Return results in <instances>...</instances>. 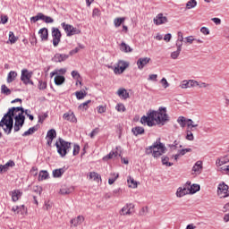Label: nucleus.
<instances>
[{"label": "nucleus", "instance_id": "f257e3e1", "mask_svg": "<svg viewBox=\"0 0 229 229\" xmlns=\"http://www.w3.org/2000/svg\"><path fill=\"white\" fill-rule=\"evenodd\" d=\"M155 121L157 124L162 123L163 126L169 121V115L165 107H160L158 111H152L147 116H142L140 119L141 124H147V126L150 127L155 126Z\"/></svg>", "mask_w": 229, "mask_h": 229}, {"label": "nucleus", "instance_id": "f03ea898", "mask_svg": "<svg viewBox=\"0 0 229 229\" xmlns=\"http://www.w3.org/2000/svg\"><path fill=\"white\" fill-rule=\"evenodd\" d=\"M15 112H21L20 114H21V115H24L23 107H12L9 108L8 112L3 116L2 120L0 121V128H3L6 135H10V133H12V130H13V116L15 115Z\"/></svg>", "mask_w": 229, "mask_h": 229}, {"label": "nucleus", "instance_id": "7ed1b4c3", "mask_svg": "<svg viewBox=\"0 0 229 229\" xmlns=\"http://www.w3.org/2000/svg\"><path fill=\"white\" fill-rule=\"evenodd\" d=\"M165 145L157 139L151 146L145 148L147 155H152L154 158H160L165 153Z\"/></svg>", "mask_w": 229, "mask_h": 229}, {"label": "nucleus", "instance_id": "20e7f679", "mask_svg": "<svg viewBox=\"0 0 229 229\" xmlns=\"http://www.w3.org/2000/svg\"><path fill=\"white\" fill-rule=\"evenodd\" d=\"M55 146L57 148V153H59L61 157H65V155L71 151V142L65 141L62 138L56 140Z\"/></svg>", "mask_w": 229, "mask_h": 229}, {"label": "nucleus", "instance_id": "39448f33", "mask_svg": "<svg viewBox=\"0 0 229 229\" xmlns=\"http://www.w3.org/2000/svg\"><path fill=\"white\" fill-rule=\"evenodd\" d=\"M61 26L63 30H64L67 37H72V35H80L81 33V30H78L77 28H74L71 24H66L65 22H63Z\"/></svg>", "mask_w": 229, "mask_h": 229}, {"label": "nucleus", "instance_id": "423d86ee", "mask_svg": "<svg viewBox=\"0 0 229 229\" xmlns=\"http://www.w3.org/2000/svg\"><path fill=\"white\" fill-rule=\"evenodd\" d=\"M33 76V72H29L26 69H23L21 71V81L24 85H33V82L31 81V77Z\"/></svg>", "mask_w": 229, "mask_h": 229}, {"label": "nucleus", "instance_id": "0eeeda50", "mask_svg": "<svg viewBox=\"0 0 229 229\" xmlns=\"http://www.w3.org/2000/svg\"><path fill=\"white\" fill-rule=\"evenodd\" d=\"M14 131H19L22 126H24V122L26 121V116L22 114H19L14 117Z\"/></svg>", "mask_w": 229, "mask_h": 229}, {"label": "nucleus", "instance_id": "6e6552de", "mask_svg": "<svg viewBox=\"0 0 229 229\" xmlns=\"http://www.w3.org/2000/svg\"><path fill=\"white\" fill-rule=\"evenodd\" d=\"M129 66L130 64L128 62L119 61L117 66L114 69V74H123V71H126V69H128Z\"/></svg>", "mask_w": 229, "mask_h": 229}, {"label": "nucleus", "instance_id": "1a4fd4ad", "mask_svg": "<svg viewBox=\"0 0 229 229\" xmlns=\"http://www.w3.org/2000/svg\"><path fill=\"white\" fill-rule=\"evenodd\" d=\"M53 46L56 47L60 44L62 38V32L56 28H52Z\"/></svg>", "mask_w": 229, "mask_h": 229}, {"label": "nucleus", "instance_id": "9d476101", "mask_svg": "<svg viewBox=\"0 0 229 229\" xmlns=\"http://www.w3.org/2000/svg\"><path fill=\"white\" fill-rule=\"evenodd\" d=\"M217 194L219 198H228V185H226L225 182L220 183L218 185Z\"/></svg>", "mask_w": 229, "mask_h": 229}, {"label": "nucleus", "instance_id": "9b49d317", "mask_svg": "<svg viewBox=\"0 0 229 229\" xmlns=\"http://www.w3.org/2000/svg\"><path fill=\"white\" fill-rule=\"evenodd\" d=\"M153 21H154V24H156V26H160L162 24H167V22H169L167 16H164V13H158L154 18Z\"/></svg>", "mask_w": 229, "mask_h": 229}, {"label": "nucleus", "instance_id": "f8f14e48", "mask_svg": "<svg viewBox=\"0 0 229 229\" xmlns=\"http://www.w3.org/2000/svg\"><path fill=\"white\" fill-rule=\"evenodd\" d=\"M186 190L185 192L188 194H196L200 189L199 184H191V182H186Z\"/></svg>", "mask_w": 229, "mask_h": 229}, {"label": "nucleus", "instance_id": "ddd939ff", "mask_svg": "<svg viewBox=\"0 0 229 229\" xmlns=\"http://www.w3.org/2000/svg\"><path fill=\"white\" fill-rule=\"evenodd\" d=\"M226 164H229V154L219 157L216 160V167H222V165H226Z\"/></svg>", "mask_w": 229, "mask_h": 229}, {"label": "nucleus", "instance_id": "4468645a", "mask_svg": "<svg viewBox=\"0 0 229 229\" xmlns=\"http://www.w3.org/2000/svg\"><path fill=\"white\" fill-rule=\"evenodd\" d=\"M149 62H151V58H149V57L139 58L137 61L138 69L140 71H142V69H144L148 65V64H149Z\"/></svg>", "mask_w": 229, "mask_h": 229}, {"label": "nucleus", "instance_id": "2eb2a0df", "mask_svg": "<svg viewBox=\"0 0 229 229\" xmlns=\"http://www.w3.org/2000/svg\"><path fill=\"white\" fill-rule=\"evenodd\" d=\"M135 205H133V203H129L127 204L125 207H123L121 209V216H130V214H133V208H134Z\"/></svg>", "mask_w": 229, "mask_h": 229}, {"label": "nucleus", "instance_id": "dca6fc26", "mask_svg": "<svg viewBox=\"0 0 229 229\" xmlns=\"http://www.w3.org/2000/svg\"><path fill=\"white\" fill-rule=\"evenodd\" d=\"M63 119L64 121H70V123H78V119H76V115L72 111L64 114Z\"/></svg>", "mask_w": 229, "mask_h": 229}, {"label": "nucleus", "instance_id": "f3484780", "mask_svg": "<svg viewBox=\"0 0 229 229\" xmlns=\"http://www.w3.org/2000/svg\"><path fill=\"white\" fill-rule=\"evenodd\" d=\"M201 171H203V162L197 161L192 167V174H201Z\"/></svg>", "mask_w": 229, "mask_h": 229}, {"label": "nucleus", "instance_id": "a211bd4d", "mask_svg": "<svg viewBox=\"0 0 229 229\" xmlns=\"http://www.w3.org/2000/svg\"><path fill=\"white\" fill-rule=\"evenodd\" d=\"M83 221H85V217L83 216H78L75 218H72L71 220V225H72V226H74V228L80 226V225L83 224Z\"/></svg>", "mask_w": 229, "mask_h": 229}, {"label": "nucleus", "instance_id": "6ab92c4d", "mask_svg": "<svg viewBox=\"0 0 229 229\" xmlns=\"http://www.w3.org/2000/svg\"><path fill=\"white\" fill-rule=\"evenodd\" d=\"M69 58L68 55L65 54H55V56L52 58L53 62L55 63H61V62H65Z\"/></svg>", "mask_w": 229, "mask_h": 229}, {"label": "nucleus", "instance_id": "aec40b11", "mask_svg": "<svg viewBox=\"0 0 229 229\" xmlns=\"http://www.w3.org/2000/svg\"><path fill=\"white\" fill-rule=\"evenodd\" d=\"M38 35L43 42H46L49 38V32L47 28H42L38 31Z\"/></svg>", "mask_w": 229, "mask_h": 229}, {"label": "nucleus", "instance_id": "412c9836", "mask_svg": "<svg viewBox=\"0 0 229 229\" xmlns=\"http://www.w3.org/2000/svg\"><path fill=\"white\" fill-rule=\"evenodd\" d=\"M117 96H119L121 99H128V98H130V93H128V90H126V89L120 88L117 90Z\"/></svg>", "mask_w": 229, "mask_h": 229}, {"label": "nucleus", "instance_id": "4be33fe9", "mask_svg": "<svg viewBox=\"0 0 229 229\" xmlns=\"http://www.w3.org/2000/svg\"><path fill=\"white\" fill-rule=\"evenodd\" d=\"M64 173H65V167H63V168L53 170L52 174L54 178H62Z\"/></svg>", "mask_w": 229, "mask_h": 229}, {"label": "nucleus", "instance_id": "5701e85b", "mask_svg": "<svg viewBox=\"0 0 229 229\" xmlns=\"http://www.w3.org/2000/svg\"><path fill=\"white\" fill-rule=\"evenodd\" d=\"M120 50L123 53H131V51H133V48H131L128 44L122 42L120 45Z\"/></svg>", "mask_w": 229, "mask_h": 229}, {"label": "nucleus", "instance_id": "b1692460", "mask_svg": "<svg viewBox=\"0 0 229 229\" xmlns=\"http://www.w3.org/2000/svg\"><path fill=\"white\" fill-rule=\"evenodd\" d=\"M21 196H22V192L19 190H15L12 192V199L13 201H19L21 199Z\"/></svg>", "mask_w": 229, "mask_h": 229}, {"label": "nucleus", "instance_id": "393cba45", "mask_svg": "<svg viewBox=\"0 0 229 229\" xmlns=\"http://www.w3.org/2000/svg\"><path fill=\"white\" fill-rule=\"evenodd\" d=\"M38 130V127L36 125L34 127H30L28 131H26L23 134L22 137H30V135H33L35 131Z\"/></svg>", "mask_w": 229, "mask_h": 229}, {"label": "nucleus", "instance_id": "a878e982", "mask_svg": "<svg viewBox=\"0 0 229 229\" xmlns=\"http://www.w3.org/2000/svg\"><path fill=\"white\" fill-rule=\"evenodd\" d=\"M186 189H187V186H184L183 188L182 187L178 188L176 191L177 198H183V196L189 194L188 192H185Z\"/></svg>", "mask_w": 229, "mask_h": 229}, {"label": "nucleus", "instance_id": "bb28decb", "mask_svg": "<svg viewBox=\"0 0 229 229\" xmlns=\"http://www.w3.org/2000/svg\"><path fill=\"white\" fill-rule=\"evenodd\" d=\"M15 78H17V72L11 71L7 75V83L15 81Z\"/></svg>", "mask_w": 229, "mask_h": 229}, {"label": "nucleus", "instance_id": "cd10ccee", "mask_svg": "<svg viewBox=\"0 0 229 229\" xmlns=\"http://www.w3.org/2000/svg\"><path fill=\"white\" fill-rule=\"evenodd\" d=\"M186 126L191 130V131H194L195 128H198L199 124L194 123V121H192V119H188Z\"/></svg>", "mask_w": 229, "mask_h": 229}, {"label": "nucleus", "instance_id": "c85d7f7f", "mask_svg": "<svg viewBox=\"0 0 229 229\" xmlns=\"http://www.w3.org/2000/svg\"><path fill=\"white\" fill-rule=\"evenodd\" d=\"M55 85H63L65 82V77L62 75H56L54 79Z\"/></svg>", "mask_w": 229, "mask_h": 229}, {"label": "nucleus", "instance_id": "c756f323", "mask_svg": "<svg viewBox=\"0 0 229 229\" xmlns=\"http://www.w3.org/2000/svg\"><path fill=\"white\" fill-rule=\"evenodd\" d=\"M187 121L188 119L184 116H179L177 119V123L180 124L181 128H185V126H187Z\"/></svg>", "mask_w": 229, "mask_h": 229}, {"label": "nucleus", "instance_id": "7c9ffc66", "mask_svg": "<svg viewBox=\"0 0 229 229\" xmlns=\"http://www.w3.org/2000/svg\"><path fill=\"white\" fill-rule=\"evenodd\" d=\"M65 72H67V69L65 68H61V69H58V70H55L54 72H52L50 73V76H60V74H65Z\"/></svg>", "mask_w": 229, "mask_h": 229}, {"label": "nucleus", "instance_id": "2f4dec72", "mask_svg": "<svg viewBox=\"0 0 229 229\" xmlns=\"http://www.w3.org/2000/svg\"><path fill=\"white\" fill-rule=\"evenodd\" d=\"M49 178V173L47 171H40L38 174V181L47 180Z\"/></svg>", "mask_w": 229, "mask_h": 229}, {"label": "nucleus", "instance_id": "473e14b6", "mask_svg": "<svg viewBox=\"0 0 229 229\" xmlns=\"http://www.w3.org/2000/svg\"><path fill=\"white\" fill-rule=\"evenodd\" d=\"M15 165V162L13 160L8 161L5 165H2V167L4 169V173H6L10 167H13Z\"/></svg>", "mask_w": 229, "mask_h": 229}, {"label": "nucleus", "instance_id": "72a5a7b5", "mask_svg": "<svg viewBox=\"0 0 229 229\" xmlns=\"http://www.w3.org/2000/svg\"><path fill=\"white\" fill-rule=\"evenodd\" d=\"M133 135L137 137V135H142L144 133V128L142 127H134L131 129Z\"/></svg>", "mask_w": 229, "mask_h": 229}, {"label": "nucleus", "instance_id": "f704fd0d", "mask_svg": "<svg viewBox=\"0 0 229 229\" xmlns=\"http://www.w3.org/2000/svg\"><path fill=\"white\" fill-rule=\"evenodd\" d=\"M89 180H94V182H99V180H101V176L96 172H91L89 173Z\"/></svg>", "mask_w": 229, "mask_h": 229}, {"label": "nucleus", "instance_id": "c9c22d12", "mask_svg": "<svg viewBox=\"0 0 229 229\" xmlns=\"http://www.w3.org/2000/svg\"><path fill=\"white\" fill-rule=\"evenodd\" d=\"M47 137L49 139V140H54V139L56 138V131L55 129H51L47 131Z\"/></svg>", "mask_w": 229, "mask_h": 229}, {"label": "nucleus", "instance_id": "e433bc0d", "mask_svg": "<svg viewBox=\"0 0 229 229\" xmlns=\"http://www.w3.org/2000/svg\"><path fill=\"white\" fill-rule=\"evenodd\" d=\"M1 94H4V96H10V94H12V89H8L6 85L3 84L1 86Z\"/></svg>", "mask_w": 229, "mask_h": 229}, {"label": "nucleus", "instance_id": "4c0bfd02", "mask_svg": "<svg viewBox=\"0 0 229 229\" xmlns=\"http://www.w3.org/2000/svg\"><path fill=\"white\" fill-rule=\"evenodd\" d=\"M127 183L131 189H137V182L133 178L128 177Z\"/></svg>", "mask_w": 229, "mask_h": 229}, {"label": "nucleus", "instance_id": "58836bf2", "mask_svg": "<svg viewBox=\"0 0 229 229\" xmlns=\"http://www.w3.org/2000/svg\"><path fill=\"white\" fill-rule=\"evenodd\" d=\"M118 155H119V154L117 153V151H115V152L112 151V152H110L108 155L105 156V157H103V160H111V158H115V157H117Z\"/></svg>", "mask_w": 229, "mask_h": 229}, {"label": "nucleus", "instance_id": "ea45409f", "mask_svg": "<svg viewBox=\"0 0 229 229\" xmlns=\"http://www.w3.org/2000/svg\"><path fill=\"white\" fill-rule=\"evenodd\" d=\"M42 16L41 21H44L47 24H53V22H55V20L50 16H46L44 13H42Z\"/></svg>", "mask_w": 229, "mask_h": 229}, {"label": "nucleus", "instance_id": "a19ab883", "mask_svg": "<svg viewBox=\"0 0 229 229\" xmlns=\"http://www.w3.org/2000/svg\"><path fill=\"white\" fill-rule=\"evenodd\" d=\"M111 178L108 179L109 185H113V183H115V180L119 178V174L113 173L111 174Z\"/></svg>", "mask_w": 229, "mask_h": 229}, {"label": "nucleus", "instance_id": "79ce46f5", "mask_svg": "<svg viewBox=\"0 0 229 229\" xmlns=\"http://www.w3.org/2000/svg\"><path fill=\"white\" fill-rule=\"evenodd\" d=\"M162 164L163 165H166V167H171L173 165V163L169 162V157L167 156L162 157Z\"/></svg>", "mask_w": 229, "mask_h": 229}, {"label": "nucleus", "instance_id": "37998d69", "mask_svg": "<svg viewBox=\"0 0 229 229\" xmlns=\"http://www.w3.org/2000/svg\"><path fill=\"white\" fill-rule=\"evenodd\" d=\"M124 21H126V18H115L114 21L115 28H119V26H121Z\"/></svg>", "mask_w": 229, "mask_h": 229}, {"label": "nucleus", "instance_id": "c03bdc74", "mask_svg": "<svg viewBox=\"0 0 229 229\" xmlns=\"http://www.w3.org/2000/svg\"><path fill=\"white\" fill-rule=\"evenodd\" d=\"M38 89H39V90H46V89H47V82L43 81H38Z\"/></svg>", "mask_w": 229, "mask_h": 229}, {"label": "nucleus", "instance_id": "a18cd8bd", "mask_svg": "<svg viewBox=\"0 0 229 229\" xmlns=\"http://www.w3.org/2000/svg\"><path fill=\"white\" fill-rule=\"evenodd\" d=\"M75 96L77 99H83L87 96V92L81 90V91H76Z\"/></svg>", "mask_w": 229, "mask_h": 229}, {"label": "nucleus", "instance_id": "49530a36", "mask_svg": "<svg viewBox=\"0 0 229 229\" xmlns=\"http://www.w3.org/2000/svg\"><path fill=\"white\" fill-rule=\"evenodd\" d=\"M74 191V188H67V187H63L60 190L61 194H71Z\"/></svg>", "mask_w": 229, "mask_h": 229}, {"label": "nucleus", "instance_id": "de8ad7c7", "mask_svg": "<svg viewBox=\"0 0 229 229\" xmlns=\"http://www.w3.org/2000/svg\"><path fill=\"white\" fill-rule=\"evenodd\" d=\"M198 4V2H196V0H190L187 4H186V8H188L189 10H191V8H195V6Z\"/></svg>", "mask_w": 229, "mask_h": 229}, {"label": "nucleus", "instance_id": "09e8293b", "mask_svg": "<svg viewBox=\"0 0 229 229\" xmlns=\"http://www.w3.org/2000/svg\"><path fill=\"white\" fill-rule=\"evenodd\" d=\"M115 110H117V112H126V106H124V104L119 103L116 105Z\"/></svg>", "mask_w": 229, "mask_h": 229}, {"label": "nucleus", "instance_id": "8fccbe9b", "mask_svg": "<svg viewBox=\"0 0 229 229\" xmlns=\"http://www.w3.org/2000/svg\"><path fill=\"white\" fill-rule=\"evenodd\" d=\"M9 42L10 44H15L17 42V37L12 31L9 32Z\"/></svg>", "mask_w": 229, "mask_h": 229}, {"label": "nucleus", "instance_id": "3c124183", "mask_svg": "<svg viewBox=\"0 0 229 229\" xmlns=\"http://www.w3.org/2000/svg\"><path fill=\"white\" fill-rule=\"evenodd\" d=\"M181 89H191L190 81H182L180 84Z\"/></svg>", "mask_w": 229, "mask_h": 229}, {"label": "nucleus", "instance_id": "603ef678", "mask_svg": "<svg viewBox=\"0 0 229 229\" xmlns=\"http://www.w3.org/2000/svg\"><path fill=\"white\" fill-rule=\"evenodd\" d=\"M42 13H38V15L30 18L31 22H37L38 21H42Z\"/></svg>", "mask_w": 229, "mask_h": 229}, {"label": "nucleus", "instance_id": "864d4df0", "mask_svg": "<svg viewBox=\"0 0 229 229\" xmlns=\"http://www.w3.org/2000/svg\"><path fill=\"white\" fill-rule=\"evenodd\" d=\"M193 131L188 130L186 131V140H194V134H192Z\"/></svg>", "mask_w": 229, "mask_h": 229}, {"label": "nucleus", "instance_id": "5fc2aeb1", "mask_svg": "<svg viewBox=\"0 0 229 229\" xmlns=\"http://www.w3.org/2000/svg\"><path fill=\"white\" fill-rule=\"evenodd\" d=\"M180 53H182V50L177 49L176 51L172 52L171 58L173 60H176L180 56Z\"/></svg>", "mask_w": 229, "mask_h": 229}, {"label": "nucleus", "instance_id": "6e6d98bb", "mask_svg": "<svg viewBox=\"0 0 229 229\" xmlns=\"http://www.w3.org/2000/svg\"><path fill=\"white\" fill-rule=\"evenodd\" d=\"M89 103H90V100H88L79 106L80 110H87L89 108Z\"/></svg>", "mask_w": 229, "mask_h": 229}, {"label": "nucleus", "instance_id": "4d7b16f0", "mask_svg": "<svg viewBox=\"0 0 229 229\" xmlns=\"http://www.w3.org/2000/svg\"><path fill=\"white\" fill-rule=\"evenodd\" d=\"M13 212H17L19 214V212H22V210L24 211V205L21 206H14L13 207Z\"/></svg>", "mask_w": 229, "mask_h": 229}, {"label": "nucleus", "instance_id": "13d9d810", "mask_svg": "<svg viewBox=\"0 0 229 229\" xmlns=\"http://www.w3.org/2000/svg\"><path fill=\"white\" fill-rule=\"evenodd\" d=\"M191 151H192V148H182L179 150L178 153H180V155L183 157V155H185L186 153H191Z\"/></svg>", "mask_w": 229, "mask_h": 229}, {"label": "nucleus", "instance_id": "bf43d9fd", "mask_svg": "<svg viewBox=\"0 0 229 229\" xmlns=\"http://www.w3.org/2000/svg\"><path fill=\"white\" fill-rule=\"evenodd\" d=\"M98 133H99V128H95L89 134L90 139H94Z\"/></svg>", "mask_w": 229, "mask_h": 229}, {"label": "nucleus", "instance_id": "052dcab7", "mask_svg": "<svg viewBox=\"0 0 229 229\" xmlns=\"http://www.w3.org/2000/svg\"><path fill=\"white\" fill-rule=\"evenodd\" d=\"M72 77L73 78V80H80L81 78L80 72H78V71H72Z\"/></svg>", "mask_w": 229, "mask_h": 229}, {"label": "nucleus", "instance_id": "680f3d73", "mask_svg": "<svg viewBox=\"0 0 229 229\" xmlns=\"http://www.w3.org/2000/svg\"><path fill=\"white\" fill-rule=\"evenodd\" d=\"M185 40L187 44H192V42H194L196 38H194V37L192 36H188L185 38Z\"/></svg>", "mask_w": 229, "mask_h": 229}, {"label": "nucleus", "instance_id": "e2e57ef3", "mask_svg": "<svg viewBox=\"0 0 229 229\" xmlns=\"http://www.w3.org/2000/svg\"><path fill=\"white\" fill-rule=\"evenodd\" d=\"M0 22L2 24H6V22H8V17L6 15H1Z\"/></svg>", "mask_w": 229, "mask_h": 229}, {"label": "nucleus", "instance_id": "0e129e2a", "mask_svg": "<svg viewBox=\"0 0 229 229\" xmlns=\"http://www.w3.org/2000/svg\"><path fill=\"white\" fill-rule=\"evenodd\" d=\"M161 84L163 85L164 89H167V87H169V82H167V80L165 78H163L161 80Z\"/></svg>", "mask_w": 229, "mask_h": 229}, {"label": "nucleus", "instance_id": "69168bd1", "mask_svg": "<svg viewBox=\"0 0 229 229\" xmlns=\"http://www.w3.org/2000/svg\"><path fill=\"white\" fill-rule=\"evenodd\" d=\"M220 171H222V173H226V174H229V165L220 167Z\"/></svg>", "mask_w": 229, "mask_h": 229}, {"label": "nucleus", "instance_id": "338daca9", "mask_svg": "<svg viewBox=\"0 0 229 229\" xmlns=\"http://www.w3.org/2000/svg\"><path fill=\"white\" fill-rule=\"evenodd\" d=\"M198 85H199V82H198L197 81H194V80H190V89L191 87H198Z\"/></svg>", "mask_w": 229, "mask_h": 229}, {"label": "nucleus", "instance_id": "774afa93", "mask_svg": "<svg viewBox=\"0 0 229 229\" xmlns=\"http://www.w3.org/2000/svg\"><path fill=\"white\" fill-rule=\"evenodd\" d=\"M80 153V147L78 145H74L73 147V156L76 157Z\"/></svg>", "mask_w": 229, "mask_h": 229}]
</instances>
